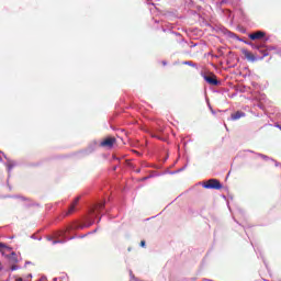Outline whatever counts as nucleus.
<instances>
[{"instance_id":"f257e3e1","label":"nucleus","mask_w":281,"mask_h":281,"mask_svg":"<svg viewBox=\"0 0 281 281\" xmlns=\"http://www.w3.org/2000/svg\"><path fill=\"white\" fill-rule=\"evenodd\" d=\"M74 227L68 226L64 229L57 231L54 233L53 237H48V240H53V245H58L59 243H67V240H71V238H67V233L72 231Z\"/></svg>"},{"instance_id":"f03ea898","label":"nucleus","mask_w":281,"mask_h":281,"mask_svg":"<svg viewBox=\"0 0 281 281\" xmlns=\"http://www.w3.org/2000/svg\"><path fill=\"white\" fill-rule=\"evenodd\" d=\"M203 188L206 190H221L223 188V184L216 179H210L203 184Z\"/></svg>"},{"instance_id":"7ed1b4c3","label":"nucleus","mask_w":281,"mask_h":281,"mask_svg":"<svg viewBox=\"0 0 281 281\" xmlns=\"http://www.w3.org/2000/svg\"><path fill=\"white\" fill-rule=\"evenodd\" d=\"M104 210V203L97 204L91 211H90V218H95L98 214H100Z\"/></svg>"},{"instance_id":"20e7f679","label":"nucleus","mask_w":281,"mask_h":281,"mask_svg":"<svg viewBox=\"0 0 281 281\" xmlns=\"http://www.w3.org/2000/svg\"><path fill=\"white\" fill-rule=\"evenodd\" d=\"M203 78L205 82H207L209 85H213L214 87H217L218 79H216V75H203Z\"/></svg>"},{"instance_id":"39448f33","label":"nucleus","mask_w":281,"mask_h":281,"mask_svg":"<svg viewBox=\"0 0 281 281\" xmlns=\"http://www.w3.org/2000/svg\"><path fill=\"white\" fill-rule=\"evenodd\" d=\"M113 144H115V137H108L101 142L103 148H113Z\"/></svg>"},{"instance_id":"423d86ee","label":"nucleus","mask_w":281,"mask_h":281,"mask_svg":"<svg viewBox=\"0 0 281 281\" xmlns=\"http://www.w3.org/2000/svg\"><path fill=\"white\" fill-rule=\"evenodd\" d=\"M79 201H80V196L75 199V201L71 203L68 211L66 212V216H69V214H74V212H76V206L78 205Z\"/></svg>"},{"instance_id":"0eeeda50","label":"nucleus","mask_w":281,"mask_h":281,"mask_svg":"<svg viewBox=\"0 0 281 281\" xmlns=\"http://www.w3.org/2000/svg\"><path fill=\"white\" fill-rule=\"evenodd\" d=\"M249 38L251 41H259V38H265V32L258 31V32L251 33L249 34Z\"/></svg>"},{"instance_id":"6e6552de","label":"nucleus","mask_w":281,"mask_h":281,"mask_svg":"<svg viewBox=\"0 0 281 281\" xmlns=\"http://www.w3.org/2000/svg\"><path fill=\"white\" fill-rule=\"evenodd\" d=\"M240 117H245V112L237 111L231 115V120L233 121L240 120Z\"/></svg>"},{"instance_id":"1a4fd4ad","label":"nucleus","mask_w":281,"mask_h":281,"mask_svg":"<svg viewBox=\"0 0 281 281\" xmlns=\"http://www.w3.org/2000/svg\"><path fill=\"white\" fill-rule=\"evenodd\" d=\"M14 166H16V162L12 161V160H8L7 161V169L8 172H12V168H14Z\"/></svg>"},{"instance_id":"9d476101","label":"nucleus","mask_w":281,"mask_h":281,"mask_svg":"<svg viewBox=\"0 0 281 281\" xmlns=\"http://www.w3.org/2000/svg\"><path fill=\"white\" fill-rule=\"evenodd\" d=\"M254 48L258 49L259 52H261L263 57L265 56H269V50L262 49V47H260V46H254Z\"/></svg>"},{"instance_id":"9b49d317","label":"nucleus","mask_w":281,"mask_h":281,"mask_svg":"<svg viewBox=\"0 0 281 281\" xmlns=\"http://www.w3.org/2000/svg\"><path fill=\"white\" fill-rule=\"evenodd\" d=\"M9 259L11 262H19V259L16 258V252H11Z\"/></svg>"},{"instance_id":"f8f14e48","label":"nucleus","mask_w":281,"mask_h":281,"mask_svg":"<svg viewBox=\"0 0 281 281\" xmlns=\"http://www.w3.org/2000/svg\"><path fill=\"white\" fill-rule=\"evenodd\" d=\"M245 57L248 59V60H256V57L254 56V54L249 53V52H246L245 53Z\"/></svg>"},{"instance_id":"ddd939ff","label":"nucleus","mask_w":281,"mask_h":281,"mask_svg":"<svg viewBox=\"0 0 281 281\" xmlns=\"http://www.w3.org/2000/svg\"><path fill=\"white\" fill-rule=\"evenodd\" d=\"M183 65H189V67H196V64L192 61H184Z\"/></svg>"},{"instance_id":"4468645a","label":"nucleus","mask_w":281,"mask_h":281,"mask_svg":"<svg viewBox=\"0 0 281 281\" xmlns=\"http://www.w3.org/2000/svg\"><path fill=\"white\" fill-rule=\"evenodd\" d=\"M3 249H8V246L3 243H0V251H3Z\"/></svg>"},{"instance_id":"2eb2a0df","label":"nucleus","mask_w":281,"mask_h":281,"mask_svg":"<svg viewBox=\"0 0 281 281\" xmlns=\"http://www.w3.org/2000/svg\"><path fill=\"white\" fill-rule=\"evenodd\" d=\"M140 247H146V241L142 240L140 241Z\"/></svg>"},{"instance_id":"dca6fc26","label":"nucleus","mask_w":281,"mask_h":281,"mask_svg":"<svg viewBox=\"0 0 281 281\" xmlns=\"http://www.w3.org/2000/svg\"><path fill=\"white\" fill-rule=\"evenodd\" d=\"M1 155H2V157H3V153H2V151H0V161L3 160V158L1 157Z\"/></svg>"},{"instance_id":"f3484780","label":"nucleus","mask_w":281,"mask_h":281,"mask_svg":"<svg viewBox=\"0 0 281 281\" xmlns=\"http://www.w3.org/2000/svg\"><path fill=\"white\" fill-rule=\"evenodd\" d=\"M16 281H23V279H22V278H19V279H16Z\"/></svg>"},{"instance_id":"a211bd4d","label":"nucleus","mask_w":281,"mask_h":281,"mask_svg":"<svg viewBox=\"0 0 281 281\" xmlns=\"http://www.w3.org/2000/svg\"><path fill=\"white\" fill-rule=\"evenodd\" d=\"M261 157H263V159H267V156L261 155Z\"/></svg>"},{"instance_id":"6ab92c4d","label":"nucleus","mask_w":281,"mask_h":281,"mask_svg":"<svg viewBox=\"0 0 281 281\" xmlns=\"http://www.w3.org/2000/svg\"><path fill=\"white\" fill-rule=\"evenodd\" d=\"M162 65H166V61H164Z\"/></svg>"},{"instance_id":"aec40b11","label":"nucleus","mask_w":281,"mask_h":281,"mask_svg":"<svg viewBox=\"0 0 281 281\" xmlns=\"http://www.w3.org/2000/svg\"><path fill=\"white\" fill-rule=\"evenodd\" d=\"M278 128H281V126H280V125H278Z\"/></svg>"}]
</instances>
